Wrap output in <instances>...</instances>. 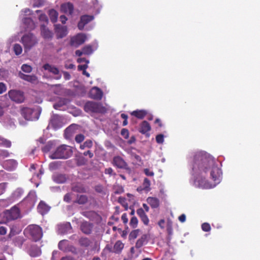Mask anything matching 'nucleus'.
Segmentation results:
<instances>
[{
  "mask_svg": "<svg viewBox=\"0 0 260 260\" xmlns=\"http://www.w3.org/2000/svg\"><path fill=\"white\" fill-rule=\"evenodd\" d=\"M188 164L190 173L194 178V185L203 189L211 188L206 177L209 167L214 164V158L205 151H197L190 156Z\"/></svg>",
  "mask_w": 260,
  "mask_h": 260,
  "instance_id": "f257e3e1",
  "label": "nucleus"
},
{
  "mask_svg": "<svg viewBox=\"0 0 260 260\" xmlns=\"http://www.w3.org/2000/svg\"><path fill=\"white\" fill-rule=\"evenodd\" d=\"M73 151L69 146L61 145L50 155L51 159H67L72 156Z\"/></svg>",
  "mask_w": 260,
  "mask_h": 260,
  "instance_id": "f03ea898",
  "label": "nucleus"
},
{
  "mask_svg": "<svg viewBox=\"0 0 260 260\" xmlns=\"http://www.w3.org/2000/svg\"><path fill=\"white\" fill-rule=\"evenodd\" d=\"M41 110L40 108H30L28 107H22L20 109V114L26 120H37L40 116Z\"/></svg>",
  "mask_w": 260,
  "mask_h": 260,
  "instance_id": "7ed1b4c3",
  "label": "nucleus"
},
{
  "mask_svg": "<svg viewBox=\"0 0 260 260\" xmlns=\"http://www.w3.org/2000/svg\"><path fill=\"white\" fill-rule=\"evenodd\" d=\"M24 233L35 242L39 241L43 236L42 229L36 224L28 225L24 230Z\"/></svg>",
  "mask_w": 260,
  "mask_h": 260,
  "instance_id": "20e7f679",
  "label": "nucleus"
},
{
  "mask_svg": "<svg viewBox=\"0 0 260 260\" xmlns=\"http://www.w3.org/2000/svg\"><path fill=\"white\" fill-rule=\"evenodd\" d=\"M86 112L104 114L107 112L106 108L102 104L92 101L86 102L84 106Z\"/></svg>",
  "mask_w": 260,
  "mask_h": 260,
  "instance_id": "39448f33",
  "label": "nucleus"
},
{
  "mask_svg": "<svg viewBox=\"0 0 260 260\" xmlns=\"http://www.w3.org/2000/svg\"><path fill=\"white\" fill-rule=\"evenodd\" d=\"M21 42L23 45L25 51L29 50L38 44V40L32 33L25 34L21 38Z\"/></svg>",
  "mask_w": 260,
  "mask_h": 260,
  "instance_id": "423d86ee",
  "label": "nucleus"
},
{
  "mask_svg": "<svg viewBox=\"0 0 260 260\" xmlns=\"http://www.w3.org/2000/svg\"><path fill=\"white\" fill-rule=\"evenodd\" d=\"M210 171L211 177L215 183H219L221 180L222 172L221 169L215 164L214 159V164L209 167L208 171Z\"/></svg>",
  "mask_w": 260,
  "mask_h": 260,
  "instance_id": "0eeeda50",
  "label": "nucleus"
},
{
  "mask_svg": "<svg viewBox=\"0 0 260 260\" xmlns=\"http://www.w3.org/2000/svg\"><path fill=\"white\" fill-rule=\"evenodd\" d=\"M4 217L7 221L16 220L20 217V211L18 207L14 206L4 211Z\"/></svg>",
  "mask_w": 260,
  "mask_h": 260,
  "instance_id": "6e6552de",
  "label": "nucleus"
},
{
  "mask_svg": "<svg viewBox=\"0 0 260 260\" xmlns=\"http://www.w3.org/2000/svg\"><path fill=\"white\" fill-rule=\"evenodd\" d=\"M112 164L117 168L125 170L128 173H131V169L128 167L127 162L120 156H114L113 158Z\"/></svg>",
  "mask_w": 260,
  "mask_h": 260,
  "instance_id": "1a4fd4ad",
  "label": "nucleus"
},
{
  "mask_svg": "<svg viewBox=\"0 0 260 260\" xmlns=\"http://www.w3.org/2000/svg\"><path fill=\"white\" fill-rule=\"evenodd\" d=\"M10 99L17 103H21L24 100V93L17 90H11L8 92Z\"/></svg>",
  "mask_w": 260,
  "mask_h": 260,
  "instance_id": "9d476101",
  "label": "nucleus"
},
{
  "mask_svg": "<svg viewBox=\"0 0 260 260\" xmlns=\"http://www.w3.org/2000/svg\"><path fill=\"white\" fill-rule=\"evenodd\" d=\"M62 126V118L57 114H53L49 121L48 127H51L54 129H57Z\"/></svg>",
  "mask_w": 260,
  "mask_h": 260,
  "instance_id": "9b49d317",
  "label": "nucleus"
},
{
  "mask_svg": "<svg viewBox=\"0 0 260 260\" xmlns=\"http://www.w3.org/2000/svg\"><path fill=\"white\" fill-rule=\"evenodd\" d=\"M58 247L60 250L63 252L71 251L73 253H76V248L73 245H69L68 241L67 240H62L59 241L58 244Z\"/></svg>",
  "mask_w": 260,
  "mask_h": 260,
  "instance_id": "f8f14e48",
  "label": "nucleus"
},
{
  "mask_svg": "<svg viewBox=\"0 0 260 260\" xmlns=\"http://www.w3.org/2000/svg\"><path fill=\"white\" fill-rule=\"evenodd\" d=\"M94 19L93 15H84L80 17V20L78 23V27L80 30L83 29L85 25Z\"/></svg>",
  "mask_w": 260,
  "mask_h": 260,
  "instance_id": "ddd939ff",
  "label": "nucleus"
},
{
  "mask_svg": "<svg viewBox=\"0 0 260 260\" xmlns=\"http://www.w3.org/2000/svg\"><path fill=\"white\" fill-rule=\"evenodd\" d=\"M55 32L57 39H61L67 35V28L65 26H62L60 24L55 25Z\"/></svg>",
  "mask_w": 260,
  "mask_h": 260,
  "instance_id": "4468645a",
  "label": "nucleus"
},
{
  "mask_svg": "<svg viewBox=\"0 0 260 260\" xmlns=\"http://www.w3.org/2000/svg\"><path fill=\"white\" fill-rule=\"evenodd\" d=\"M93 227V225L92 223L84 221L81 223L80 229L84 234L90 235L92 232Z\"/></svg>",
  "mask_w": 260,
  "mask_h": 260,
  "instance_id": "2eb2a0df",
  "label": "nucleus"
},
{
  "mask_svg": "<svg viewBox=\"0 0 260 260\" xmlns=\"http://www.w3.org/2000/svg\"><path fill=\"white\" fill-rule=\"evenodd\" d=\"M89 96L92 99L100 100L103 97V92L97 87H93L89 92Z\"/></svg>",
  "mask_w": 260,
  "mask_h": 260,
  "instance_id": "dca6fc26",
  "label": "nucleus"
},
{
  "mask_svg": "<svg viewBox=\"0 0 260 260\" xmlns=\"http://www.w3.org/2000/svg\"><path fill=\"white\" fill-rule=\"evenodd\" d=\"M86 36L83 34L77 35L71 39V44L74 46H79L84 43Z\"/></svg>",
  "mask_w": 260,
  "mask_h": 260,
  "instance_id": "f3484780",
  "label": "nucleus"
},
{
  "mask_svg": "<svg viewBox=\"0 0 260 260\" xmlns=\"http://www.w3.org/2000/svg\"><path fill=\"white\" fill-rule=\"evenodd\" d=\"M41 34L44 39H51L53 36V33L50 31L45 24L41 25Z\"/></svg>",
  "mask_w": 260,
  "mask_h": 260,
  "instance_id": "a211bd4d",
  "label": "nucleus"
},
{
  "mask_svg": "<svg viewBox=\"0 0 260 260\" xmlns=\"http://www.w3.org/2000/svg\"><path fill=\"white\" fill-rule=\"evenodd\" d=\"M60 9L62 12L67 14L72 15L74 11V6L71 3H67L62 4Z\"/></svg>",
  "mask_w": 260,
  "mask_h": 260,
  "instance_id": "6ab92c4d",
  "label": "nucleus"
},
{
  "mask_svg": "<svg viewBox=\"0 0 260 260\" xmlns=\"http://www.w3.org/2000/svg\"><path fill=\"white\" fill-rule=\"evenodd\" d=\"M23 22L27 30H32L36 27L34 21L30 18H24L23 19Z\"/></svg>",
  "mask_w": 260,
  "mask_h": 260,
  "instance_id": "aec40b11",
  "label": "nucleus"
},
{
  "mask_svg": "<svg viewBox=\"0 0 260 260\" xmlns=\"http://www.w3.org/2000/svg\"><path fill=\"white\" fill-rule=\"evenodd\" d=\"M19 76L21 79L29 82L31 83H35L37 82L38 80V78L35 75H26L21 72L19 73Z\"/></svg>",
  "mask_w": 260,
  "mask_h": 260,
  "instance_id": "412c9836",
  "label": "nucleus"
},
{
  "mask_svg": "<svg viewBox=\"0 0 260 260\" xmlns=\"http://www.w3.org/2000/svg\"><path fill=\"white\" fill-rule=\"evenodd\" d=\"M151 130L150 124L147 121H143L140 124L139 132L143 134H147Z\"/></svg>",
  "mask_w": 260,
  "mask_h": 260,
  "instance_id": "4be33fe9",
  "label": "nucleus"
},
{
  "mask_svg": "<svg viewBox=\"0 0 260 260\" xmlns=\"http://www.w3.org/2000/svg\"><path fill=\"white\" fill-rule=\"evenodd\" d=\"M72 190L74 192L78 193H85L86 192V189L84 185L81 183H76L73 184Z\"/></svg>",
  "mask_w": 260,
  "mask_h": 260,
  "instance_id": "5701e85b",
  "label": "nucleus"
},
{
  "mask_svg": "<svg viewBox=\"0 0 260 260\" xmlns=\"http://www.w3.org/2000/svg\"><path fill=\"white\" fill-rule=\"evenodd\" d=\"M78 243L81 247L87 248L92 244L91 241L87 237H81L78 240Z\"/></svg>",
  "mask_w": 260,
  "mask_h": 260,
  "instance_id": "b1692460",
  "label": "nucleus"
},
{
  "mask_svg": "<svg viewBox=\"0 0 260 260\" xmlns=\"http://www.w3.org/2000/svg\"><path fill=\"white\" fill-rule=\"evenodd\" d=\"M43 68L45 70L48 71L50 73L55 75L59 74V71L58 69L54 66L50 65L49 63H46L44 64Z\"/></svg>",
  "mask_w": 260,
  "mask_h": 260,
  "instance_id": "393cba45",
  "label": "nucleus"
},
{
  "mask_svg": "<svg viewBox=\"0 0 260 260\" xmlns=\"http://www.w3.org/2000/svg\"><path fill=\"white\" fill-rule=\"evenodd\" d=\"M147 202L153 209L157 208L159 206V200L155 197H148L147 199Z\"/></svg>",
  "mask_w": 260,
  "mask_h": 260,
  "instance_id": "a878e982",
  "label": "nucleus"
},
{
  "mask_svg": "<svg viewBox=\"0 0 260 260\" xmlns=\"http://www.w3.org/2000/svg\"><path fill=\"white\" fill-rule=\"evenodd\" d=\"M147 235L146 234L143 235L136 242L135 247L137 249H139L142 247L145 244L147 243Z\"/></svg>",
  "mask_w": 260,
  "mask_h": 260,
  "instance_id": "bb28decb",
  "label": "nucleus"
},
{
  "mask_svg": "<svg viewBox=\"0 0 260 260\" xmlns=\"http://www.w3.org/2000/svg\"><path fill=\"white\" fill-rule=\"evenodd\" d=\"M147 112L144 110H137L131 112L132 116L136 117L138 119H143L147 115Z\"/></svg>",
  "mask_w": 260,
  "mask_h": 260,
  "instance_id": "cd10ccee",
  "label": "nucleus"
},
{
  "mask_svg": "<svg viewBox=\"0 0 260 260\" xmlns=\"http://www.w3.org/2000/svg\"><path fill=\"white\" fill-rule=\"evenodd\" d=\"M38 210L41 214L43 215L49 210V207L44 202L41 201L38 206Z\"/></svg>",
  "mask_w": 260,
  "mask_h": 260,
  "instance_id": "c85d7f7f",
  "label": "nucleus"
},
{
  "mask_svg": "<svg viewBox=\"0 0 260 260\" xmlns=\"http://www.w3.org/2000/svg\"><path fill=\"white\" fill-rule=\"evenodd\" d=\"M53 180L57 183H63L67 180V177L64 174H56L53 176Z\"/></svg>",
  "mask_w": 260,
  "mask_h": 260,
  "instance_id": "c756f323",
  "label": "nucleus"
},
{
  "mask_svg": "<svg viewBox=\"0 0 260 260\" xmlns=\"http://www.w3.org/2000/svg\"><path fill=\"white\" fill-rule=\"evenodd\" d=\"M124 248V244L120 240L115 243L113 252L116 253H120Z\"/></svg>",
  "mask_w": 260,
  "mask_h": 260,
  "instance_id": "7c9ffc66",
  "label": "nucleus"
},
{
  "mask_svg": "<svg viewBox=\"0 0 260 260\" xmlns=\"http://www.w3.org/2000/svg\"><path fill=\"white\" fill-rule=\"evenodd\" d=\"M29 254L31 257H38L41 254V251L39 248L33 247L29 250Z\"/></svg>",
  "mask_w": 260,
  "mask_h": 260,
  "instance_id": "2f4dec72",
  "label": "nucleus"
},
{
  "mask_svg": "<svg viewBox=\"0 0 260 260\" xmlns=\"http://www.w3.org/2000/svg\"><path fill=\"white\" fill-rule=\"evenodd\" d=\"M82 214L85 217L90 220H93L98 216V214L93 211H85L82 213Z\"/></svg>",
  "mask_w": 260,
  "mask_h": 260,
  "instance_id": "473e14b6",
  "label": "nucleus"
},
{
  "mask_svg": "<svg viewBox=\"0 0 260 260\" xmlns=\"http://www.w3.org/2000/svg\"><path fill=\"white\" fill-rule=\"evenodd\" d=\"M58 15V14L56 10L51 9L49 11V16L52 22L55 23L57 21Z\"/></svg>",
  "mask_w": 260,
  "mask_h": 260,
  "instance_id": "72a5a7b5",
  "label": "nucleus"
},
{
  "mask_svg": "<svg viewBox=\"0 0 260 260\" xmlns=\"http://www.w3.org/2000/svg\"><path fill=\"white\" fill-rule=\"evenodd\" d=\"M55 146L54 142L51 141H50L47 142V143L42 147V150L43 152L45 153H47L50 151L52 148H53Z\"/></svg>",
  "mask_w": 260,
  "mask_h": 260,
  "instance_id": "f704fd0d",
  "label": "nucleus"
},
{
  "mask_svg": "<svg viewBox=\"0 0 260 260\" xmlns=\"http://www.w3.org/2000/svg\"><path fill=\"white\" fill-rule=\"evenodd\" d=\"M88 202V197L86 195H80L77 196L76 203L80 205H84Z\"/></svg>",
  "mask_w": 260,
  "mask_h": 260,
  "instance_id": "c9c22d12",
  "label": "nucleus"
},
{
  "mask_svg": "<svg viewBox=\"0 0 260 260\" xmlns=\"http://www.w3.org/2000/svg\"><path fill=\"white\" fill-rule=\"evenodd\" d=\"M140 231L139 229L133 230L129 234V240H132L136 239L139 235Z\"/></svg>",
  "mask_w": 260,
  "mask_h": 260,
  "instance_id": "e433bc0d",
  "label": "nucleus"
},
{
  "mask_svg": "<svg viewBox=\"0 0 260 260\" xmlns=\"http://www.w3.org/2000/svg\"><path fill=\"white\" fill-rule=\"evenodd\" d=\"M77 165L78 166L85 165L87 160L83 156H79L76 159Z\"/></svg>",
  "mask_w": 260,
  "mask_h": 260,
  "instance_id": "4c0bfd02",
  "label": "nucleus"
},
{
  "mask_svg": "<svg viewBox=\"0 0 260 260\" xmlns=\"http://www.w3.org/2000/svg\"><path fill=\"white\" fill-rule=\"evenodd\" d=\"M13 50L16 55H20L22 52V47L18 44H15L14 45Z\"/></svg>",
  "mask_w": 260,
  "mask_h": 260,
  "instance_id": "58836bf2",
  "label": "nucleus"
},
{
  "mask_svg": "<svg viewBox=\"0 0 260 260\" xmlns=\"http://www.w3.org/2000/svg\"><path fill=\"white\" fill-rule=\"evenodd\" d=\"M143 186L144 187V189L146 191H149L150 189V180L147 178H145L144 180V182L143 183Z\"/></svg>",
  "mask_w": 260,
  "mask_h": 260,
  "instance_id": "ea45409f",
  "label": "nucleus"
},
{
  "mask_svg": "<svg viewBox=\"0 0 260 260\" xmlns=\"http://www.w3.org/2000/svg\"><path fill=\"white\" fill-rule=\"evenodd\" d=\"M138 220L136 217L133 216L130 220L129 225L133 228H135L137 226Z\"/></svg>",
  "mask_w": 260,
  "mask_h": 260,
  "instance_id": "a19ab883",
  "label": "nucleus"
},
{
  "mask_svg": "<svg viewBox=\"0 0 260 260\" xmlns=\"http://www.w3.org/2000/svg\"><path fill=\"white\" fill-rule=\"evenodd\" d=\"M84 54L89 55L92 52V49L90 46H86L82 48Z\"/></svg>",
  "mask_w": 260,
  "mask_h": 260,
  "instance_id": "79ce46f5",
  "label": "nucleus"
},
{
  "mask_svg": "<svg viewBox=\"0 0 260 260\" xmlns=\"http://www.w3.org/2000/svg\"><path fill=\"white\" fill-rule=\"evenodd\" d=\"M21 70L25 73H30L32 71V68L30 66H29L27 64H23L21 66Z\"/></svg>",
  "mask_w": 260,
  "mask_h": 260,
  "instance_id": "37998d69",
  "label": "nucleus"
},
{
  "mask_svg": "<svg viewBox=\"0 0 260 260\" xmlns=\"http://www.w3.org/2000/svg\"><path fill=\"white\" fill-rule=\"evenodd\" d=\"M202 229L204 232H209L211 228L209 223L205 222L202 224Z\"/></svg>",
  "mask_w": 260,
  "mask_h": 260,
  "instance_id": "c03bdc74",
  "label": "nucleus"
},
{
  "mask_svg": "<svg viewBox=\"0 0 260 260\" xmlns=\"http://www.w3.org/2000/svg\"><path fill=\"white\" fill-rule=\"evenodd\" d=\"M85 137L82 134H78L75 137V141L78 143H80L84 140Z\"/></svg>",
  "mask_w": 260,
  "mask_h": 260,
  "instance_id": "a18cd8bd",
  "label": "nucleus"
},
{
  "mask_svg": "<svg viewBox=\"0 0 260 260\" xmlns=\"http://www.w3.org/2000/svg\"><path fill=\"white\" fill-rule=\"evenodd\" d=\"M121 135L125 139H127L129 136V132L127 129L122 128L121 131Z\"/></svg>",
  "mask_w": 260,
  "mask_h": 260,
  "instance_id": "49530a36",
  "label": "nucleus"
},
{
  "mask_svg": "<svg viewBox=\"0 0 260 260\" xmlns=\"http://www.w3.org/2000/svg\"><path fill=\"white\" fill-rule=\"evenodd\" d=\"M164 136L162 134H159L156 136V141L158 144H162L164 142Z\"/></svg>",
  "mask_w": 260,
  "mask_h": 260,
  "instance_id": "de8ad7c7",
  "label": "nucleus"
},
{
  "mask_svg": "<svg viewBox=\"0 0 260 260\" xmlns=\"http://www.w3.org/2000/svg\"><path fill=\"white\" fill-rule=\"evenodd\" d=\"M2 144L3 146L7 148H10L11 146V141L5 139H3L2 140Z\"/></svg>",
  "mask_w": 260,
  "mask_h": 260,
  "instance_id": "09e8293b",
  "label": "nucleus"
},
{
  "mask_svg": "<svg viewBox=\"0 0 260 260\" xmlns=\"http://www.w3.org/2000/svg\"><path fill=\"white\" fill-rule=\"evenodd\" d=\"M137 214L139 216V217L141 218V217L144 216V215H146V213L145 212V211L142 208H139L137 210Z\"/></svg>",
  "mask_w": 260,
  "mask_h": 260,
  "instance_id": "8fccbe9b",
  "label": "nucleus"
},
{
  "mask_svg": "<svg viewBox=\"0 0 260 260\" xmlns=\"http://www.w3.org/2000/svg\"><path fill=\"white\" fill-rule=\"evenodd\" d=\"M39 19L40 21H43L46 23H48V17L44 14H41L39 16Z\"/></svg>",
  "mask_w": 260,
  "mask_h": 260,
  "instance_id": "3c124183",
  "label": "nucleus"
},
{
  "mask_svg": "<svg viewBox=\"0 0 260 260\" xmlns=\"http://www.w3.org/2000/svg\"><path fill=\"white\" fill-rule=\"evenodd\" d=\"M105 173L106 174H109L110 175L115 176L116 173H114L113 170L111 168H108L105 170Z\"/></svg>",
  "mask_w": 260,
  "mask_h": 260,
  "instance_id": "603ef678",
  "label": "nucleus"
},
{
  "mask_svg": "<svg viewBox=\"0 0 260 260\" xmlns=\"http://www.w3.org/2000/svg\"><path fill=\"white\" fill-rule=\"evenodd\" d=\"M140 219L145 225H147L149 224V219L146 214Z\"/></svg>",
  "mask_w": 260,
  "mask_h": 260,
  "instance_id": "864d4df0",
  "label": "nucleus"
},
{
  "mask_svg": "<svg viewBox=\"0 0 260 260\" xmlns=\"http://www.w3.org/2000/svg\"><path fill=\"white\" fill-rule=\"evenodd\" d=\"M63 201L67 203H70L71 201V194L70 193H66L63 197Z\"/></svg>",
  "mask_w": 260,
  "mask_h": 260,
  "instance_id": "5fc2aeb1",
  "label": "nucleus"
},
{
  "mask_svg": "<svg viewBox=\"0 0 260 260\" xmlns=\"http://www.w3.org/2000/svg\"><path fill=\"white\" fill-rule=\"evenodd\" d=\"M7 88L6 85L3 82H0V94L3 93L6 91Z\"/></svg>",
  "mask_w": 260,
  "mask_h": 260,
  "instance_id": "6e6d98bb",
  "label": "nucleus"
},
{
  "mask_svg": "<svg viewBox=\"0 0 260 260\" xmlns=\"http://www.w3.org/2000/svg\"><path fill=\"white\" fill-rule=\"evenodd\" d=\"M144 172L145 174L148 176H153L154 174L152 171H150V170L147 168L144 170Z\"/></svg>",
  "mask_w": 260,
  "mask_h": 260,
  "instance_id": "4d7b16f0",
  "label": "nucleus"
},
{
  "mask_svg": "<svg viewBox=\"0 0 260 260\" xmlns=\"http://www.w3.org/2000/svg\"><path fill=\"white\" fill-rule=\"evenodd\" d=\"M92 146V142L91 140H87L83 144V146L87 148H91Z\"/></svg>",
  "mask_w": 260,
  "mask_h": 260,
  "instance_id": "13d9d810",
  "label": "nucleus"
},
{
  "mask_svg": "<svg viewBox=\"0 0 260 260\" xmlns=\"http://www.w3.org/2000/svg\"><path fill=\"white\" fill-rule=\"evenodd\" d=\"M7 228L5 226H0V235H5L7 233Z\"/></svg>",
  "mask_w": 260,
  "mask_h": 260,
  "instance_id": "bf43d9fd",
  "label": "nucleus"
},
{
  "mask_svg": "<svg viewBox=\"0 0 260 260\" xmlns=\"http://www.w3.org/2000/svg\"><path fill=\"white\" fill-rule=\"evenodd\" d=\"M59 254V252L58 251L54 250L52 252V257H51V260H56V258H57V255Z\"/></svg>",
  "mask_w": 260,
  "mask_h": 260,
  "instance_id": "052dcab7",
  "label": "nucleus"
},
{
  "mask_svg": "<svg viewBox=\"0 0 260 260\" xmlns=\"http://www.w3.org/2000/svg\"><path fill=\"white\" fill-rule=\"evenodd\" d=\"M87 68H88V66L87 64H83V65H79L78 66V70L83 71V72H84V71H85Z\"/></svg>",
  "mask_w": 260,
  "mask_h": 260,
  "instance_id": "680f3d73",
  "label": "nucleus"
},
{
  "mask_svg": "<svg viewBox=\"0 0 260 260\" xmlns=\"http://www.w3.org/2000/svg\"><path fill=\"white\" fill-rule=\"evenodd\" d=\"M165 219H160L158 222V225H159V226L163 229L165 228Z\"/></svg>",
  "mask_w": 260,
  "mask_h": 260,
  "instance_id": "e2e57ef3",
  "label": "nucleus"
},
{
  "mask_svg": "<svg viewBox=\"0 0 260 260\" xmlns=\"http://www.w3.org/2000/svg\"><path fill=\"white\" fill-rule=\"evenodd\" d=\"M0 155L3 157H8L9 156V152L7 150H1L0 151Z\"/></svg>",
  "mask_w": 260,
  "mask_h": 260,
  "instance_id": "0e129e2a",
  "label": "nucleus"
},
{
  "mask_svg": "<svg viewBox=\"0 0 260 260\" xmlns=\"http://www.w3.org/2000/svg\"><path fill=\"white\" fill-rule=\"evenodd\" d=\"M121 219L124 223H126L128 222V218L126 213H124L122 215Z\"/></svg>",
  "mask_w": 260,
  "mask_h": 260,
  "instance_id": "69168bd1",
  "label": "nucleus"
},
{
  "mask_svg": "<svg viewBox=\"0 0 260 260\" xmlns=\"http://www.w3.org/2000/svg\"><path fill=\"white\" fill-rule=\"evenodd\" d=\"M178 219L181 222H184L186 220V216L184 214H182L179 216Z\"/></svg>",
  "mask_w": 260,
  "mask_h": 260,
  "instance_id": "338daca9",
  "label": "nucleus"
},
{
  "mask_svg": "<svg viewBox=\"0 0 260 260\" xmlns=\"http://www.w3.org/2000/svg\"><path fill=\"white\" fill-rule=\"evenodd\" d=\"M63 76H64V78L65 79V80H68L70 79L71 75L68 72H63Z\"/></svg>",
  "mask_w": 260,
  "mask_h": 260,
  "instance_id": "774afa93",
  "label": "nucleus"
}]
</instances>
